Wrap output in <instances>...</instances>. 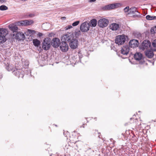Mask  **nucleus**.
I'll return each instance as SVG.
<instances>
[{
    "label": "nucleus",
    "mask_w": 156,
    "mask_h": 156,
    "mask_svg": "<svg viewBox=\"0 0 156 156\" xmlns=\"http://www.w3.org/2000/svg\"><path fill=\"white\" fill-rule=\"evenodd\" d=\"M16 24L19 26H25V20H21L18 21L16 23Z\"/></svg>",
    "instance_id": "nucleus-26"
},
{
    "label": "nucleus",
    "mask_w": 156,
    "mask_h": 156,
    "mask_svg": "<svg viewBox=\"0 0 156 156\" xmlns=\"http://www.w3.org/2000/svg\"><path fill=\"white\" fill-rule=\"evenodd\" d=\"M9 28L13 32V33H16L18 30V27L16 25L14 24H11L9 26Z\"/></svg>",
    "instance_id": "nucleus-16"
},
{
    "label": "nucleus",
    "mask_w": 156,
    "mask_h": 156,
    "mask_svg": "<svg viewBox=\"0 0 156 156\" xmlns=\"http://www.w3.org/2000/svg\"><path fill=\"white\" fill-rule=\"evenodd\" d=\"M152 45L153 46V48L152 49L153 51H156V39L154 40L152 43Z\"/></svg>",
    "instance_id": "nucleus-28"
},
{
    "label": "nucleus",
    "mask_w": 156,
    "mask_h": 156,
    "mask_svg": "<svg viewBox=\"0 0 156 156\" xmlns=\"http://www.w3.org/2000/svg\"><path fill=\"white\" fill-rule=\"evenodd\" d=\"M129 48L127 45H125L122 48L121 52L122 54L124 55H127L129 53Z\"/></svg>",
    "instance_id": "nucleus-12"
},
{
    "label": "nucleus",
    "mask_w": 156,
    "mask_h": 156,
    "mask_svg": "<svg viewBox=\"0 0 156 156\" xmlns=\"http://www.w3.org/2000/svg\"><path fill=\"white\" fill-rule=\"evenodd\" d=\"M72 27H73L72 26L69 25H68L66 27H65V30H66L69 29Z\"/></svg>",
    "instance_id": "nucleus-34"
},
{
    "label": "nucleus",
    "mask_w": 156,
    "mask_h": 156,
    "mask_svg": "<svg viewBox=\"0 0 156 156\" xmlns=\"http://www.w3.org/2000/svg\"><path fill=\"white\" fill-rule=\"evenodd\" d=\"M8 34L7 30L5 28H0V35L6 37Z\"/></svg>",
    "instance_id": "nucleus-17"
},
{
    "label": "nucleus",
    "mask_w": 156,
    "mask_h": 156,
    "mask_svg": "<svg viewBox=\"0 0 156 156\" xmlns=\"http://www.w3.org/2000/svg\"><path fill=\"white\" fill-rule=\"evenodd\" d=\"M51 44L55 48H57L60 44V40L58 38H53Z\"/></svg>",
    "instance_id": "nucleus-10"
},
{
    "label": "nucleus",
    "mask_w": 156,
    "mask_h": 156,
    "mask_svg": "<svg viewBox=\"0 0 156 156\" xmlns=\"http://www.w3.org/2000/svg\"><path fill=\"white\" fill-rule=\"evenodd\" d=\"M146 18L147 20H153L154 19H156V16H151L149 15H147L146 16Z\"/></svg>",
    "instance_id": "nucleus-27"
},
{
    "label": "nucleus",
    "mask_w": 156,
    "mask_h": 156,
    "mask_svg": "<svg viewBox=\"0 0 156 156\" xmlns=\"http://www.w3.org/2000/svg\"><path fill=\"white\" fill-rule=\"evenodd\" d=\"M139 44L138 41L136 40H131L129 43V46L132 48H134L137 47Z\"/></svg>",
    "instance_id": "nucleus-13"
},
{
    "label": "nucleus",
    "mask_w": 156,
    "mask_h": 156,
    "mask_svg": "<svg viewBox=\"0 0 156 156\" xmlns=\"http://www.w3.org/2000/svg\"><path fill=\"white\" fill-rule=\"evenodd\" d=\"M34 45L36 47H38L40 44V41L38 39H36L33 40Z\"/></svg>",
    "instance_id": "nucleus-19"
},
{
    "label": "nucleus",
    "mask_w": 156,
    "mask_h": 156,
    "mask_svg": "<svg viewBox=\"0 0 156 156\" xmlns=\"http://www.w3.org/2000/svg\"><path fill=\"white\" fill-rule=\"evenodd\" d=\"M128 38L127 36L125 34L118 35L115 40V43L119 45L123 44Z\"/></svg>",
    "instance_id": "nucleus-1"
},
{
    "label": "nucleus",
    "mask_w": 156,
    "mask_h": 156,
    "mask_svg": "<svg viewBox=\"0 0 156 156\" xmlns=\"http://www.w3.org/2000/svg\"><path fill=\"white\" fill-rule=\"evenodd\" d=\"M35 16V15L34 14H30L28 15H26L25 16V18L32 17Z\"/></svg>",
    "instance_id": "nucleus-32"
},
{
    "label": "nucleus",
    "mask_w": 156,
    "mask_h": 156,
    "mask_svg": "<svg viewBox=\"0 0 156 156\" xmlns=\"http://www.w3.org/2000/svg\"><path fill=\"white\" fill-rule=\"evenodd\" d=\"M7 39L6 37L0 35V44H2L4 43L6 41Z\"/></svg>",
    "instance_id": "nucleus-24"
},
{
    "label": "nucleus",
    "mask_w": 156,
    "mask_h": 156,
    "mask_svg": "<svg viewBox=\"0 0 156 156\" xmlns=\"http://www.w3.org/2000/svg\"><path fill=\"white\" fill-rule=\"evenodd\" d=\"M89 23L87 21L83 23L80 26V30L82 32H86L88 31L90 29Z\"/></svg>",
    "instance_id": "nucleus-5"
},
{
    "label": "nucleus",
    "mask_w": 156,
    "mask_h": 156,
    "mask_svg": "<svg viewBox=\"0 0 156 156\" xmlns=\"http://www.w3.org/2000/svg\"><path fill=\"white\" fill-rule=\"evenodd\" d=\"M145 55L149 58H151L154 55L153 51L151 50H147L145 51Z\"/></svg>",
    "instance_id": "nucleus-18"
},
{
    "label": "nucleus",
    "mask_w": 156,
    "mask_h": 156,
    "mask_svg": "<svg viewBox=\"0 0 156 156\" xmlns=\"http://www.w3.org/2000/svg\"><path fill=\"white\" fill-rule=\"evenodd\" d=\"M96 0H89V2H94L96 1Z\"/></svg>",
    "instance_id": "nucleus-35"
},
{
    "label": "nucleus",
    "mask_w": 156,
    "mask_h": 156,
    "mask_svg": "<svg viewBox=\"0 0 156 156\" xmlns=\"http://www.w3.org/2000/svg\"><path fill=\"white\" fill-rule=\"evenodd\" d=\"M98 137H99V138H100V135H99V136H98Z\"/></svg>",
    "instance_id": "nucleus-40"
},
{
    "label": "nucleus",
    "mask_w": 156,
    "mask_h": 156,
    "mask_svg": "<svg viewBox=\"0 0 156 156\" xmlns=\"http://www.w3.org/2000/svg\"><path fill=\"white\" fill-rule=\"evenodd\" d=\"M74 38L73 34L69 33L63 35L62 37L61 40L66 43H69Z\"/></svg>",
    "instance_id": "nucleus-3"
},
{
    "label": "nucleus",
    "mask_w": 156,
    "mask_h": 156,
    "mask_svg": "<svg viewBox=\"0 0 156 156\" xmlns=\"http://www.w3.org/2000/svg\"><path fill=\"white\" fill-rule=\"evenodd\" d=\"M25 21V26L30 25L34 23L33 21L31 20H26Z\"/></svg>",
    "instance_id": "nucleus-22"
},
{
    "label": "nucleus",
    "mask_w": 156,
    "mask_h": 156,
    "mask_svg": "<svg viewBox=\"0 0 156 156\" xmlns=\"http://www.w3.org/2000/svg\"><path fill=\"white\" fill-rule=\"evenodd\" d=\"M138 112H140V111H138Z\"/></svg>",
    "instance_id": "nucleus-42"
},
{
    "label": "nucleus",
    "mask_w": 156,
    "mask_h": 156,
    "mask_svg": "<svg viewBox=\"0 0 156 156\" xmlns=\"http://www.w3.org/2000/svg\"><path fill=\"white\" fill-rule=\"evenodd\" d=\"M151 45L150 42L147 40H144L142 44V47L143 50L148 49L150 48Z\"/></svg>",
    "instance_id": "nucleus-9"
},
{
    "label": "nucleus",
    "mask_w": 156,
    "mask_h": 156,
    "mask_svg": "<svg viewBox=\"0 0 156 156\" xmlns=\"http://www.w3.org/2000/svg\"><path fill=\"white\" fill-rule=\"evenodd\" d=\"M69 43L70 48L73 49H76L79 45L78 40L75 37Z\"/></svg>",
    "instance_id": "nucleus-4"
},
{
    "label": "nucleus",
    "mask_w": 156,
    "mask_h": 156,
    "mask_svg": "<svg viewBox=\"0 0 156 156\" xmlns=\"http://www.w3.org/2000/svg\"><path fill=\"white\" fill-rule=\"evenodd\" d=\"M51 40L49 37H46L43 40L42 43V48L45 50H49L51 46Z\"/></svg>",
    "instance_id": "nucleus-2"
},
{
    "label": "nucleus",
    "mask_w": 156,
    "mask_h": 156,
    "mask_svg": "<svg viewBox=\"0 0 156 156\" xmlns=\"http://www.w3.org/2000/svg\"><path fill=\"white\" fill-rule=\"evenodd\" d=\"M109 27L110 29L112 30L116 31L119 29L120 26L118 24L113 23L110 25Z\"/></svg>",
    "instance_id": "nucleus-14"
},
{
    "label": "nucleus",
    "mask_w": 156,
    "mask_h": 156,
    "mask_svg": "<svg viewBox=\"0 0 156 156\" xmlns=\"http://www.w3.org/2000/svg\"><path fill=\"white\" fill-rule=\"evenodd\" d=\"M124 12L126 13V15L129 14L130 8L129 6H127L124 9Z\"/></svg>",
    "instance_id": "nucleus-25"
},
{
    "label": "nucleus",
    "mask_w": 156,
    "mask_h": 156,
    "mask_svg": "<svg viewBox=\"0 0 156 156\" xmlns=\"http://www.w3.org/2000/svg\"><path fill=\"white\" fill-rule=\"evenodd\" d=\"M79 23H80V21H76L73 23L72 26H76L78 25L79 24Z\"/></svg>",
    "instance_id": "nucleus-33"
},
{
    "label": "nucleus",
    "mask_w": 156,
    "mask_h": 156,
    "mask_svg": "<svg viewBox=\"0 0 156 156\" xmlns=\"http://www.w3.org/2000/svg\"><path fill=\"white\" fill-rule=\"evenodd\" d=\"M55 126H57V125H55Z\"/></svg>",
    "instance_id": "nucleus-43"
},
{
    "label": "nucleus",
    "mask_w": 156,
    "mask_h": 156,
    "mask_svg": "<svg viewBox=\"0 0 156 156\" xmlns=\"http://www.w3.org/2000/svg\"><path fill=\"white\" fill-rule=\"evenodd\" d=\"M8 9V7L5 5H2L0 6V10H5Z\"/></svg>",
    "instance_id": "nucleus-30"
},
{
    "label": "nucleus",
    "mask_w": 156,
    "mask_h": 156,
    "mask_svg": "<svg viewBox=\"0 0 156 156\" xmlns=\"http://www.w3.org/2000/svg\"><path fill=\"white\" fill-rule=\"evenodd\" d=\"M119 4H112L105 6L104 7V9L106 10H110L115 9L117 7Z\"/></svg>",
    "instance_id": "nucleus-15"
},
{
    "label": "nucleus",
    "mask_w": 156,
    "mask_h": 156,
    "mask_svg": "<svg viewBox=\"0 0 156 156\" xmlns=\"http://www.w3.org/2000/svg\"><path fill=\"white\" fill-rule=\"evenodd\" d=\"M142 55L141 53L140 52H137L135 54L134 58L136 60H140V64H144L145 62L144 59H142Z\"/></svg>",
    "instance_id": "nucleus-8"
},
{
    "label": "nucleus",
    "mask_w": 156,
    "mask_h": 156,
    "mask_svg": "<svg viewBox=\"0 0 156 156\" xmlns=\"http://www.w3.org/2000/svg\"><path fill=\"white\" fill-rule=\"evenodd\" d=\"M38 35L39 36L41 37V36H42V34L41 33H40L38 34Z\"/></svg>",
    "instance_id": "nucleus-37"
},
{
    "label": "nucleus",
    "mask_w": 156,
    "mask_h": 156,
    "mask_svg": "<svg viewBox=\"0 0 156 156\" xmlns=\"http://www.w3.org/2000/svg\"><path fill=\"white\" fill-rule=\"evenodd\" d=\"M97 22L95 19H93L90 21V23L91 26L93 27H95L97 24Z\"/></svg>",
    "instance_id": "nucleus-20"
},
{
    "label": "nucleus",
    "mask_w": 156,
    "mask_h": 156,
    "mask_svg": "<svg viewBox=\"0 0 156 156\" xmlns=\"http://www.w3.org/2000/svg\"><path fill=\"white\" fill-rule=\"evenodd\" d=\"M130 119V120H131L132 119V118H131Z\"/></svg>",
    "instance_id": "nucleus-41"
},
{
    "label": "nucleus",
    "mask_w": 156,
    "mask_h": 156,
    "mask_svg": "<svg viewBox=\"0 0 156 156\" xmlns=\"http://www.w3.org/2000/svg\"><path fill=\"white\" fill-rule=\"evenodd\" d=\"M5 0H0V2L2 3L5 2Z\"/></svg>",
    "instance_id": "nucleus-36"
},
{
    "label": "nucleus",
    "mask_w": 156,
    "mask_h": 156,
    "mask_svg": "<svg viewBox=\"0 0 156 156\" xmlns=\"http://www.w3.org/2000/svg\"><path fill=\"white\" fill-rule=\"evenodd\" d=\"M81 34V32L80 30H77L75 31V35L76 37H78Z\"/></svg>",
    "instance_id": "nucleus-31"
},
{
    "label": "nucleus",
    "mask_w": 156,
    "mask_h": 156,
    "mask_svg": "<svg viewBox=\"0 0 156 156\" xmlns=\"http://www.w3.org/2000/svg\"><path fill=\"white\" fill-rule=\"evenodd\" d=\"M108 23V21L106 19L103 18L99 20L98 24L101 27H104L107 26Z\"/></svg>",
    "instance_id": "nucleus-6"
},
{
    "label": "nucleus",
    "mask_w": 156,
    "mask_h": 156,
    "mask_svg": "<svg viewBox=\"0 0 156 156\" xmlns=\"http://www.w3.org/2000/svg\"><path fill=\"white\" fill-rule=\"evenodd\" d=\"M60 48L63 52H66L68 50L69 46L66 43L63 41L61 43Z\"/></svg>",
    "instance_id": "nucleus-11"
},
{
    "label": "nucleus",
    "mask_w": 156,
    "mask_h": 156,
    "mask_svg": "<svg viewBox=\"0 0 156 156\" xmlns=\"http://www.w3.org/2000/svg\"><path fill=\"white\" fill-rule=\"evenodd\" d=\"M15 34H14L12 35L13 38H14L20 41L21 40H23L25 37V35L21 32H17L16 33V35Z\"/></svg>",
    "instance_id": "nucleus-7"
},
{
    "label": "nucleus",
    "mask_w": 156,
    "mask_h": 156,
    "mask_svg": "<svg viewBox=\"0 0 156 156\" xmlns=\"http://www.w3.org/2000/svg\"><path fill=\"white\" fill-rule=\"evenodd\" d=\"M136 12H138L136 8L133 7L130 8L129 14H133Z\"/></svg>",
    "instance_id": "nucleus-21"
},
{
    "label": "nucleus",
    "mask_w": 156,
    "mask_h": 156,
    "mask_svg": "<svg viewBox=\"0 0 156 156\" xmlns=\"http://www.w3.org/2000/svg\"><path fill=\"white\" fill-rule=\"evenodd\" d=\"M61 19H64V20H65V19H66V17H62L61 18Z\"/></svg>",
    "instance_id": "nucleus-38"
},
{
    "label": "nucleus",
    "mask_w": 156,
    "mask_h": 156,
    "mask_svg": "<svg viewBox=\"0 0 156 156\" xmlns=\"http://www.w3.org/2000/svg\"><path fill=\"white\" fill-rule=\"evenodd\" d=\"M134 116H139V115H138L137 113H136V114H134Z\"/></svg>",
    "instance_id": "nucleus-39"
},
{
    "label": "nucleus",
    "mask_w": 156,
    "mask_h": 156,
    "mask_svg": "<svg viewBox=\"0 0 156 156\" xmlns=\"http://www.w3.org/2000/svg\"><path fill=\"white\" fill-rule=\"evenodd\" d=\"M26 32L30 36L36 33V31L34 30L28 29L27 31Z\"/></svg>",
    "instance_id": "nucleus-23"
},
{
    "label": "nucleus",
    "mask_w": 156,
    "mask_h": 156,
    "mask_svg": "<svg viewBox=\"0 0 156 156\" xmlns=\"http://www.w3.org/2000/svg\"><path fill=\"white\" fill-rule=\"evenodd\" d=\"M151 32L152 34L156 33V26H155L151 28Z\"/></svg>",
    "instance_id": "nucleus-29"
}]
</instances>
